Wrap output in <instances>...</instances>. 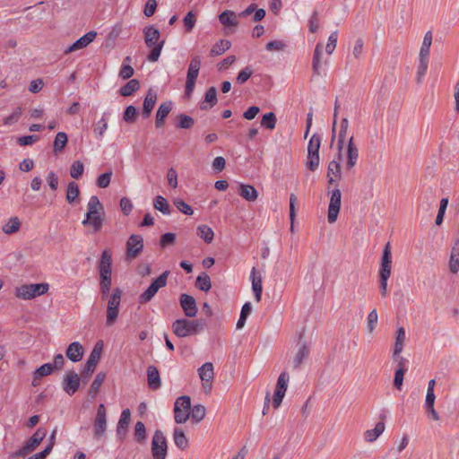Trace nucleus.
I'll list each match as a JSON object with an SVG mask.
<instances>
[{
    "instance_id": "1",
    "label": "nucleus",
    "mask_w": 459,
    "mask_h": 459,
    "mask_svg": "<svg viewBox=\"0 0 459 459\" xmlns=\"http://www.w3.org/2000/svg\"><path fill=\"white\" fill-rule=\"evenodd\" d=\"M143 35H144V42L147 46V48H152L151 52L149 53L147 59L150 62H156L158 61L161 50L163 48V46L165 44V40H160V32L158 29H156L152 25H149L144 27L143 29Z\"/></svg>"
},
{
    "instance_id": "2",
    "label": "nucleus",
    "mask_w": 459,
    "mask_h": 459,
    "mask_svg": "<svg viewBox=\"0 0 459 459\" xmlns=\"http://www.w3.org/2000/svg\"><path fill=\"white\" fill-rule=\"evenodd\" d=\"M100 273V289L110 290L112 285V255L110 250L102 251L98 263Z\"/></svg>"
},
{
    "instance_id": "3",
    "label": "nucleus",
    "mask_w": 459,
    "mask_h": 459,
    "mask_svg": "<svg viewBox=\"0 0 459 459\" xmlns=\"http://www.w3.org/2000/svg\"><path fill=\"white\" fill-rule=\"evenodd\" d=\"M47 436V430L44 428H39L34 434L26 441L24 446L13 452L10 456L12 458L25 457L33 452Z\"/></svg>"
},
{
    "instance_id": "4",
    "label": "nucleus",
    "mask_w": 459,
    "mask_h": 459,
    "mask_svg": "<svg viewBox=\"0 0 459 459\" xmlns=\"http://www.w3.org/2000/svg\"><path fill=\"white\" fill-rule=\"evenodd\" d=\"M48 290V283L24 284L15 290V295L19 299H31L45 294Z\"/></svg>"
},
{
    "instance_id": "5",
    "label": "nucleus",
    "mask_w": 459,
    "mask_h": 459,
    "mask_svg": "<svg viewBox=\"0 0 459 459\" xmlns=\"http://www.w3.org/2000/svg\"><path fill=\"white\" fill-rule=\"evenodd\" d=\"M200 68L201 57L199 56H193L190 61L186 74V81L185 86V96L186 98H190L192 93L194 92L195 82L198 77Z\"/></svg>"
},
{
    "instance_id": "6",
    "label": "nucleus",
    "mask_w": 459,
    "mask_h": 459,
    "mask_svg": "<svg viewBox=\"0 0 459 459\" xmlns=\"http://www.w3.org/2000/svg\"><path fill=\"white\" fill-rule=\"evenodd\" d=\"M151 451L153 459H166L168 454V443L163 432L155 430L151 443Z\"/></svg>"
},
{
    "instance_id": "7",
    "label": "nucleus",
    "mask_w": 459,
    "mask_h": 459,
    "mask_svg": "<svg viewBox=\"0 0 459 459\" xmlns=\"http://www.w3.org/2000/svg\"><path fill=\"white\" fill-rule=\"evenodd\" d=\"M169 273L170 272L167 270L163 272L157 279H155L146 289V290L139 296V302L141 304H145L151 301L158 290L167 285Z\"/></svg>"
},
{
    "instance_id": "8",
    "label": "nucleus",
    "mask_w": 459,
    "mask_h": 459,
    "mask_svg": "<svg viewBox=\"0 0 459 459\" xmlns=\"http://www.w3.org/2000/svg\"><path fill=\"white\" fill-rule=\"evenodd\" d=\"M121 296L122 290L119 288H115L108 298L106 319L108 325H112L117 318Z\"/></svg>"
},
{
    "instance_id": "9",
    "label": "nucleus",
    "mask_w": 459,
    "mask_h": 459,
    "mask_svg": "<svg viewBox=\"0 0 459 459\" xmlns=\"http://www.w3.org/2000/svg\"><path fill=\"white\" fill-rule=\"evenodd\" d=\"M200 325L196 320L179 319L173 323V331L177 336L185 337L195 333Z\"/></svg>"
},
{
    "instance_id": "10",
    "label": "nucleus",
    "mask_w": 459,
    "mask_h": 459,
    "mask_svg": "<svg viewBox=\"0 0 459 459\" xmlns=\"http://www.w3.org/2000/svg\"><path fill=\"white\" fill-rule=\"evenodd\" d=\"M126 259L131 261L142 253L143 249V238L141 235L133 234L126 241Z\"/></svg>"
},
{
    "instance_id": "11",
    "label": "nucleus",
    "mask_w": 459,
    "mask_h": 459,
    "mask_svg": "<svg viewBox=\"0 0 459 459\" xmlns=\"http://www.w3.org/2000/svg\"><path fill=\"white\" fill-rule=\"evenodd\" d=\"M107 429V411L105 405L100 403L97 409V414L93 421V435L100 439L105 435Z\"/></svg>"
},
{
    "instance_id": "12",
    "label": "nucleus",
    "mask_w": 459,
    "mask_h": 459,
    "mask_svg": "<svg viewBox=\"0 0 459 459\" xmlns=\"http://www.w3.org/2000/svg\"><path fill=\"white\" fill-rule=\"evenodd\" d=\"M289 379L290 376L286 371L281 372L277 379L276 388L273 398V405L275 409L281 404L288 387Z\"/></svg>"
},
{
    "instance_id": "13",
    "label": "nucleus",
    "mask_w": 459,
    "mask_h": 459,
    "mask_svg": "<svg viewBox=\"0 0 459 459\" xmlns=\"http://www.w3.org/2000/svg\"><path fill=\"white\" fill-rule=\"evenodd\" d=\"M342 193L340 189L335 188L331 193L327 220L329 223H334L337 220L341 209Z\"/></svg>"
},
{
    "instance_id": "14",
    "label": "nucleus",
    "mask_w": 459,
    "mask_h": 459,
    "mask_svg": "<svg viewBox=\"0 0 459 459\" xmlns=\"http://www.w3.org/2000/svg\"><path fill=\"white\" fill-rule=\"evenodd\" d=\"M103 351V346H94L90 357L82 370V377L84 380L88 379L94 372L96 366L100 359Z\"/></svg>"
},
{
    "instance_id": "15",
    "label": "nucleus",
    "mask_w": 459,
    "mask_h": 459,
    "mask_svg": "<svg viewBox=\"0 0 459 459\" xmlns=\"http://www.w3.org/2000/svg\"><path fill=\"white\" fill-rule=\"evenodd\" d=\"M410 353H405L403 346H394V350L391 355L393 363L395 364L396 368L403 370H408L410 362Z\"/></svg>"
},
{
    "instance_id": "16",
    "label": "nucleus",
    "mask_w": 459,
    "mask_h": 459,
    "mask_svg": "<svg viewBox=\"0 0 459 459\" xmlns=\"http://www.w3.org/2000/svg\"><path fill=\"white\" fill-rule=\"evenodd\" d=\"M392 270V252L391 245L387 242L383 249L381 257V266L379 270V278H390Z\"/></svg>"
},
{
    "instance_id": "17",
    "label": "nucleus",
    "mask_w": 459,
    "mask_h": 459,
    "mask_svg": "<svg viewBox=\"0 0 459 459\" xmlns=\"http://www.w3.org/2000/svg\"><path fill=\"white\" fill-rule=\"evenodd\" d=\"M80 377L74 371H69L63 380V389L64 391L69 394H74L80 386Z\"/></svg>"
},
{
    "instance_id": "18",
    "label": "nucleus",
    "mask_w": 459,
    "mask_h": 459,
    "mask_svg": "<svg viewBox=\"0 0 459 459\" xmlns=\"http://www.w3.org/2000/svg\"><path fill=\"white\" fill-rule=\"evenodd\" d=\"M180 305L186 316L193 317L196 315L197 307L194 297L185 293L181 294Z\"/></svg>"
},
{
    "instance_id": "19",
    "label": "nucleus",
    "mask_w": 459,
    "mask_h": 459,
    "mask_svg": "<svg viewBox=\"0 0 459 459\" xmlns=\"http://www.w3.org/2000/svg\"><path fill=\"white\" fill-rule=\"evenodd\" d=\"M97 33L95 31H89L80 39H78L74 43H73L65 51V54H69L75 50L87 47L90 43H91L96 38Z\"/></svg>"
},
{
    "instance_id": "20",
    "label": "nucleus",
    "mask_w": 459,
    "mask_h": 459,
    "mask_svg": "<svg viewBox=\"0 0 459 459\" xmlns=\"http://www.w3.org/2000/svg\"><path fill=\"white\" fill-rule=\"evenodd\" d=\"M172 102L165 101L161 103L156 113L155 126L160 128L164 126L165 119L172 109Z\"/></svg>"
},
{
    "instance_id": "21",
    "label": "nucleus",
    "mask_w": 459,
    "mask_h": 459,
    "mask_svg": "<svg viewBox=\"0 0 459 459\" xmlns=\"http://www.w3.org/2000/svg\"><path fill=\"white\" fill-rule=\"evenodd\" d=\"M353 136H351L349 140L348 146H347V162H346V169L348 170L351 169L357 163L359 159V151L358 148L355 146L353 142Z\"/></svg>"
},
{
    "instance_id": "22",
    "label": "nucleus",
    "mask_w": 459,
    "mask_h": 459,
    "mask_svg": "<svg viewBox=\"0 0 459 459\" xmlns=\"http://www.w3.org/2000/svg\"><path fill=\"white\" fill-rule=\"evenodd\" d=\"M104 218L101 215V212L93 213V214H86L85 219L82 221V224L83 226L90 225L92 227L94 232H99L103 226Z\"/></svg>"
},
{
    "instance_id": "23",
    "label": "nucleus",
    "mask_w": 459,
    "mask_h": 459,
    "mask_svg": "<svg viewBox=\"0 0 459 459\" xmlns=\"http://www.w3.org/2000/svg\"><path fill=\"white\" fill-rule=\"evenodd\" d=\"M380 421L377 422L373 429H368L365 432L364 437L368 442L375 441L385 430V415L379 416Z\"/></svg>"
},
{
    "instance_id": "24",
    "label": "nucleus",
    "mask_w": 459,
    "mask_h": 459,
    "mask_svg": "<svg viewBox=\"0 0 459 459\" xmlns=\"http://www.w3.org/2000/svg\"><path fill=\"white\" fill-rule=\"evenodd\" d=\"M217 103V90L215 87H210L205 94L204 100L200 103V108L202 110H206L208 108H212Z\"/></svg>"
},
{
    "instance_id": "25",
    "label": "nucleus",
    "mask_w": 459,
    "mask_h": 459,
    "mask_svg": "<svg viewBox=\"0 0 459 459\" xmlns=\"http://www.w3.org/2000/svg\"><path fill=\"white\" fill-rule=\"evenodd\" d=\"M156 100L157 93L152 89H150L143 100V116L144 117H149L152 110L153 109L156 104Z\"/></svg>"
},
{
    "instance_id": "26",
    "label": "nucleus",
    "mask_w": 459,
    "mask_h": 459,
    "mask_svg": "<svg viewBox=\"0 0 459 459\" xmlns=\"http://www.w3.org/2000/svg\"><path fill=\"white\" fill-rule=\"evenodd\" d=\"M147 380L151 389L157 390L160 387V377L155 366H149L147 368Z\"/></svg>"
},
{
    "instance_id": "27",
    "label": "nucleus",
    "mask_w": 459,
    "mask_h": 459,
    "mask_svg": "<svg viewBox=\"0 0 459 459\" xmlns=\"http://www.w3.org/2000/svg\"><path fill=\"white\" fill-rule=\"evenodd\" d=\"M130 420H131L130 410L128 408L123 410L121 412L117 426V436L124 437L126 435Z\"/></svg>"
},
{
    "instance_id": "28",
    "label": "nucleus",
    "mask_w": 459,
    "mask_h": 459,
    "mask_svg": "<svg viewBox=\"0 0 459 459\" xmlns=\"http://www.w3.org/2000/svg\"><path fill=\"white\" fill-rule=\"evenodd\" d=\"M251 281H252V290L255 295V299L257 302L261 300L263 286H262V277L261 275H256V270L255 267L252 268L251 271Z\"/></svg>"
},
{
    "instance_id": "29",
    "label": "nucleus",
    "mask_w": 459,
    "mask_h": 459,
    "mask_svg": "<svg viewBox=\"0 0 459 459\" xmlns=\"http://www.w3.org/2000/svg\"><path fill=\"white\" fill-rule=\"evenodd\" d=\"M106 373L105 372H99L94 380L92 381L89 390H88V395L91 397V400H94L97 396V394H99L100 392V388L101 386V385L103 384V382L105 381L106 379Z\"/></svg>"
},
{
    "instance_id": "30",
    "label": "nucleus",
    "mask_w": 459,
    "mask_h": 459,
    "mask_svg": "<svg viewBox=\"0 0 459 459\" xmlns=\"http://www.w3.org/2000/svg\"><path fill=\"white\" fill-rule=\"evenodd\" d=\"M238 194L241 197L249 202L256 200L258 195L255 188L251 185L240 184Z\"/></svg>"
},
{
    "instance_id": "31",
    "label": "nucleus",
    "mask_w": 459,
    "mask_h": 459,
    "mask_svg": "<svg viewBox=\"0 0 459 459\" xmlns=\"http://www.w3.org/2000/svg\"><path fill=\"white\" fill-rule=\"evenodd\" d=\"M140 89V82L137 79H131L119 89V93L123 97L133 95Z\"/></svg>"
},
{
    "instance_id": "32",
    "label": "nucleus",
    "mask_w": 459,
    "mask_h": 459,
    "mask_svg": "<svg viewBox=\"0 0 459 459\" xmlns=\"http://www.w3.org/2000/svg\"><path fill=\"white\" fill-rule=\"evenodd\" d=\"M173 439L177 447L180 450H186L188 447V439L186 438L184 431L176 428L173 432Z\"/></svg>"
},
{
    "instance_id": "33",
    "label": "nucleus",
    "mask_w": 459,
    "mask_h": 459,
    "mask_svg": "<svg viewBox=\"0 0 459 459\" xmlns=\"http://www.w3.org/2000/svg\"><path fill=\"white\" fill-rule=\"evenodd\" d=\"M323 53V46L322 44L318 43L316 46L313 60H312V70L313 74L315 75L319 76L321 74L320 69H321V56Z\"/></svg>"
},
{
    "instance_id": "34",
    "label": "nucleus",
    "mask_w": 459,
    "mask_h": 459,
    "mask_svg": "<svg viewBox=\"0 0 459 459\" xmlns=\"http://www.w3.org/2000/svg\"><path fill=\"white\" fill-rule=\"evenodd\" d=\"M219 21L227 27H235L238 25L236 13L233 11L226 10L219 15Z\"/></svg>"
},
{
    "instance_id": "35",
    "label": "nucleus",
    "mask_w": 459,
    "mask_h": 459,
    "mask_svg": "<svg viewBox=\"0 0 459 459\" xmlns=\"http://www.w3.org/2000/svg\"><path fill=\"white\" fill-rule=\"evenodd\" d=\"M199 377L203 382H212L213 379V366L211 362H206L198 368Z\"/></svg>"
},
{
    "instance_id": "36",
    "label": "nucleus",
    "mask_w": 459,
    "mask_h": 459,
    "mask_svg": "<svg viewBox=\"0 0 459 459\" xmlns=\"http://www.w3.org/2000/svg\"><path fill=\"white\" fill-rule=\"evenodd\" d=\"M134 440L136 443L143 445L146 442L147 434L146 428L142 421H137L134 425Z\"/></svg>"
},
{
    "instance_id": "37",
    "label": "nucleus",
    "mask_w": 459,
    "mask_h": 459,
    "mask_svg": "<svg viewBox=\"0 0 459 459\" xmlns=\"http://www.w3.org/2000/svg\"><path fill=\"white\" fill-rule=\"evenodd\" d=\"M83 346H68L66 350V357L74 361H80L83 356Z\"/></svg>"
},
{
    "instance_id": "38",
    "label": "nucleus",
    "mask_w": 459,
    "mask_h": 459,
    "mask_svg": "<svg viewBox=\"0 0 459 459\" xmlns=\"http://www.w3.org/2000/svg\"><path fill=\"white\" fill-rule=\"evenodd\" d=\"M21 228V221L18 217L14 216L9 219V221L3 226V231L5 234L11 235L19 231Z\"/></svg>"
},
{
    "instance_id": "39",
    "label": "nucleus",
    "mask_w": 459,
    "mask_h": 459,
    "mask_svg": "<svg viewBox=\"0 0 459 459\" xmlns=\"http://www.w3.org/2000/svg\"><path fill=\"white\" fill-rule=\"evenodd\" d=\"M431 44H432V32L430 30H429L424 35L423 42H422L421 48L420 49L419 56L429 58Z\"/></svg>"
},
{
    "instance_id": "40",
    "label": "nucleus",
    "mask_w": 459,
    "mask_h": 459,
    "mask_svg": "<svg viewBox=\"0 0 459 459\" xmlns=\"http://www.w3.org/2000/svg\"><path fill=\"white\" fill-rule=\"evenodd\" d=\"M195 287L199 289L200 290L207 292L212 288V282L210 276L203 273L202 274L198 275L195 281Z\"/></svg>"
},
{
    "instance_id": "41",
    "label": "nucleus",
    "mask_w": 459,
    "mask_h": 459,
    "mask_svg": "<svg viewBox=\"0 0 459 459\" xmlns=\"http://www.w3.org/2000/svg\"><path fill=\"white\" fill-rule=\"evenodd\" d=\"M80 190L78 185L74 182H69L66 189V201L69 204H73L79 197Z\"/></svg>"
},
{
    "instance_id": "42",
    "label": "nucleus",
    "mask_w": 459,
    "mask_h": 459,
    "mask_svg": "<svg viewBox=\"0 0 459 459\" xmlns=\"http://www.w3.org/2000/svg\"><path fill=\"white\" fill-rule=\"evenodd\" d=\"M87 208L88 212L86 214L102 212L104 210L103 205L97 195L91 196L87 204Z\"/></svg>"
},
{
    "instance_id": "43",
    "label": "nucleus",
    "mask_w": 459,
    "mask_h": 459,
    "mask_svg": "<svg viewBox=\"0 0 459 459\" xmlns=\"http://www.w3.org/2000/svg\"><path fill=\"white\" fill-rule=\"evenodd\" d=\"M230 47L231 43L230 40L221 39L212 48L210 55L212 56H220L223 54L226 50L230 49Z\"/></svg>"
},
{
    "instance_id": "44",
    "label": "nucleus",
    "mask_w": 459,
    "mask_h": 459,
    "mask_svg": "<svg viewBox=\"0 0 459 459\" xmlns=\"http://www.w3.org/2000/svg\"><path fill=\"white\" fill-rule=\"evenodd\" d=\"M197 235L204 239L205 243H211L213 240L214 233L212 228L207 225L197 227Z\"/></svg>"
},
{
    "instance_id": "45",
    "label": "nucleus",
    "mask_w": 459,
    "mask_h": 459,
    "mask_svg": "<svg viewBox=\"0 0 459 459\" xmlns=\"http://www.w3.org/2000/svg\"><path fill=\"white\" fill-rule=\"evenodd\" d=\"M153 206L156 210L160 211V212H162L165 215H168L170 213L169 204L168 201L166 200V198H164L161 195H158L155 197L154 202H153Z\"/></svg>"
},
{
    "instance_id": "46",
    "label": "nucleus",
    "mask_w": 459,
    "mask_h": 459,
    "mask_svg": "<svg viewBox=\"0 0 459 459\" xmlns=\"http://www.w3.org/2000/svg\"><path fill=\"white\" fill-rule=\"evenodd\" d=\"M54 370V367L52 363H46L40 366L37 370L34 372V379H33V385H36V380L40 379L43 377L50 375Z\"/></svg>"
},
{
    "instance_id": "47",
    "label": "nucleus",
    "mask_w": 459,
    "mask_h": 459,
    "mask_svg": "<svg viewBox=\"0 0 459 459\" xmlns=\"http://www.w3.org/2000/svg\"><path fill=\"white\" fill-rule=\"evenodd\" d=\"M67 141L68 138L65 133H57L54 140V152L56 153L63 151L67 143Z\"/></svg>"
},
{
    "instance_id": "48",
    "label": "nucleus",
    "mask_w": 459,
    "mask_h": 459,
    "mask_svg": "<svg viewBox=\"0 0 459 459\" xmlns=\"http://www.w3.org/2000/svg\"><path fill=\"white\" fill-rule=\"evenodd\" d=\"M105 115L95 124L93 132L97 139H102L106 130L108 129V121L105 118Z\"/></svg>"
},
{
    "instance_id": "49",
    "label": "nucleus",
    "mask_w": 459,
    "mask_h": 459,
    "mask_svg": "<svg viewBox=\"0 0 459 459\" xmlns=\"http://www.w3.org/2000/svg\"><path fill=\"white\" fill-rule=\"evenodd\" d=\"M309 354V349L308 346H301L299 350L298 351L297 354L295 355L293 363H294V368H299L301 364L303 363L304 359L307 358Z\"/></svg>"
},
{
    "instance_id": "50",
    "label": "nucleus",
    "mask_w": 459,
    "mask_h": 459,
    "mask_svg": "<svg viewBox=\"0 0 459 459\" xmlns=\"http://www.w3.org/2000/svg\"><path fill=\"white\" fill-rule=\"evenodd\" d=\"M205 408L201 404H195L190 409V416L195 422H200L205 417Z\"/></svg>"
},
{
    "instance_id": "51",
    "label": "nucleus",
    "mask_w": 459,
    "mask_h": 459,
    "mask_svg": "<svg viewBox=\"0 0 459 459\" xmlns=\"http://www.w3.org/2000/svg\"><path fill=\"white\" fill-rule=\"evenodd\" d=\"M429 66V58L419 56V65L417 69L416 81L418 83L422 82V78L425 75Z\"/></svg>"
},
{
    "instance_id": "52",
    "label": "nucleus",
    "mask_w": 459,
    "mask_h": 459,
    "mask_svg": "<svg viewBox=\"0 0 459 459\" xmlns=\"http://www.w3.org/2000/svg\"><path fill=\"white\" fill-rule=\"evenodd\" d=\"M276 116L273 112L266 113L263 116L261 126L266 129L273 130L275 128Z\"/></svg>"
},
{
    "instance_id": "53",
    "label": "nucleus",
    "mask_w": 459,
    "mask_h": 459,
    "mask_svg": "<svg viewBox=\"0 0 459 459\" xmlns=\"http://www.w3.org/2000/svg\"><path fill=\"white\" fill-rule=\"evenodd\" d=\"M327 176H333L338 179L342 178V169L339 160H332L328 164Z\"/></svg>"
},
{
    "instance_id": "54",
    "label": "nucleus",
    "mask_w": 459,
    "mask_h": 459,
    "mask_svg": "<svg viewBox=\"0 0 459 459\" xmlns=\"http://www.w3.org/2000/svg\"><path fill=\"white\" fill-rule=\"evenodd\" d=\"M137 109L133 105H129L126 108L124 114H123V119L125 122L128 124H133L135 122L137 117Z\"/></svg>"
},
{
    "instance_id": "55",
    "label": "nucleus",
    "mask_w": 459,
    "mask_h": 459,
    "mask_svg": "<svg viewBox=\"0 0 459 459\" xmlns=\"http://www.w3.org/2000/svg\"><path fill=\"white\" fill-rule=\"evenodd\" d=\"M190 417V411L182 410L180 407L174 406V419L178 424L185 423Z\"/></svg>"
},
{
    "instance_id": "56",
    "label": "nucleus",
    "mask_w": 459,
    "mask_h": 459,
    "mask_svg": "<svg viewBox=\"0 0 459 459\" xmlns=\"http://www.w3.org/2000/svg\"><path fill=\"white\" fill-rule=\"evenodd\" d=\"M320 143L321 137L316 134H313L308 143L307 153H319Z\"/></svg>"
},
{
    "instance_id": "57",
    "label": "nucleus",
    "mask_w": 459,
    "mask_h": 459,
    "mask_svg": "<svg viewBox=\"0 0 459 459\" xmlns=\"http://www.w3.org/2000/svg\"><path fill=\"white\" fill-rule=\"evenodd\" d=\"M177 119L178 121V127L179 128L189 129L195 124L194 119L191 117L185 114L178 115L177 117Z\"/></svg>"
},
{
    "instance_id": "58",
    "label": "nucleus",
    "mask_w": 459,
    "mask_h": 459,
    "mask_svg": "<svg viewBox=\"0 0 459 459\" xmlns=\"http://www.w3.org/2000/svg\"><path fill=\"white\" fill-rule=\"evenodd\" d=\"M83 169L84 166L82 162L80 160H75L71 166L70 176L74 179H78L79 178L82 177Z\"/></svg>"
},
{
    "instance_id": "59",
    "label": "nucleus",
    "mask_w": 459,
    "mask_h": 459,
    "mask_svg": "<svg viewBox=\"0 0 459 459\" xmlns=\"http://www.w3.org/2000/svg\"><path fill=\"white\" fill-rule=\"evenodd\" d=\"M319 153H307V167L311 171H315L319 166Z\"/></svg>"
},
{
    "instance_id": "60",
    "label": "nucleus",
    "mask_w": 459,
    "mask_h": 459,
    "mask_svg": "<svg viewBox=\"0 0 459 459\" xmlns=\"http://www.w3.org/2000/svg\"><path fill=\"white\" fill-rule=\"evenodd\" d=\"M174 204L179 212L186 215H192L194 213L192 207L182 199L174 200Z\"/></svg>"
},
{
    "instance_id": "61",
    "label": "nucleus",
    "mask_w": 459,
    "mask_h": 459,
    "mask_svg": "<svg viewBox=\"0 0 459 459\" xmlns=\"http://www.w3.org/2000/svg\"><path fill=\"white\" fill-rule=\"evenodd\" d=\"M22 110L20 107L16 108L14 111L4 119V126H11L18 122L22 116Z\"/></svg>"
},
{
    "instance_id": "62",
    "label": "nucleus",
    "mask_w": 459,
    "mask_h": 459,
    "mask_svg": "<svg viewBox=\"0 0 459 459\" xmlns=\"http://www.w3.org/2000/svg\"><path fill=\"white\" fill-rule=\"evenodd\" d=\"M174 406L180 407L188 412L191 409V399L187 395L180 396L176 400Z\"/></svg>"
},
{
    "instance_id": "63",
    "label": "nucleus",
    "mask_w": 459,
    "mask_h": 459,
    "mask_svg": "<svg viewBox=\"0 0 459 459\" xmlns=\"http://www.w3.org/2000/svg\"><path fill=\"white\" fill-rule=\"evenodd\" d=\"M112 177V171L109 170L99 176L97 178V186L100 188H106L109 186Z\"/></svg>"
},
{
    "instance_id": "64",
    "label": "nucleus",
    "mask_w": 459,
    "mask_h": 459,
    "mask_svg": "<svg viewBox=\"0 0 459 459\" xmlns=\"http://www.w3.org/2000/svg\"><path fill=\"white\" fill-rule=\"evenodd\" d=\"M252 74V68L250 66H246L238 73L237 76V82L239 84L245 83L251 77Z\"/></svg>"
}]
</instances>
